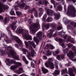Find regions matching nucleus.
I'll list each match as a JSON object with an SVG mask.
<instances>
[{
  "label": "nucleus",
  "instance_id": "1",
  "mask_svg": "<svg viewBox=\"0 0 76 76\" xmlns=\"http://www.w3.org/2000/svg\"><path fill=\"white\" fill-rule=\"evenodd\" d=\"M24 43L25 44L26 48H29V50H31V54H30L29 51L27 50V49L24 48H22L21 49V50L23 51V54H26V52H27V57H30V56H31V55L32 57H34V56H35L37 53H36V52H35L34 50L32 47L31 46V45H32L34 48H35L36 47V45L35 44V42H34L28 41L27 42L26 41H25Z\"/></svg>",
  "mask_w": 76,
  "mask_h": 76
},
{
  "label": "nucleus",
  "instance_id": "2",
  "mask_svg": "<svg viewBox=\"0 0 76 76\" xmlns=\"http://www.w3.org/2000/svg\"><path fill=\"white\" fill-rule=\"evenodd\" d=\"M16 32L17 34L19 33L22 34L23 37L26 39L32 40V36L29 34H28L29 31L28 30H24L23 29L21 28L20 27H19L18 28Z\"/></svg>",
  "mask_w": 76,
  "mask_h": 76
},
{
  "label": "nucleus",
  "instance_id": "3",
  "mask_svg": "<svg viewBox=\"0 0 76 76\" xmlns=\"http://www.w3.org/2000/svg\"><path fill=\"white\" fill-rule=\"evenodd\" d=\"M28 22L30 24H31V26L29 28L30 32L31 34L35 33L39 28V23H32L31 19L28 20Z\"/></svg>",
  "mask_w": 76,
  "mask_h": 76
},
{
  "label": "nucleus",
  "instance_id": "4",
  "mask_svg": "<svg viewBox=\"0 0 76 76\" xmlns=\"http://www.w3.org/2000/svg\"><path fill=\"white\" fill-rule=\"evenodd\" d=\"M76 9L73 5H69L68 7V11L66 15L72 18L76 16Z\"/></svg>",
  "mask_w": 76,
  "mask_h": 76
},
{
  "label": "nucleus",
  "instance_id": "5",
  "mask_svg": "<svg viewBox=\"0 0 76 76\" xmlns=\"http://www.w3.org/2000/svg\"><path fill=\"white\" fill-rule=\"evenodd\" d=\"M63 22H64L65 24H68L70 23L71 26L68 25L67 28V29H70V30H73V28H72V26L73 27H76V23L74 21H72L67 20L66 18H64L63 19Z\"/></svg>",
  "mask_w": 76,
  "mask_h": 76
},
{
  "label": "nucleus",
  "instance_id": "6",
  "mask_svg": "<svg viewBox=\"0 0 76 76\" xmlns=\"http://www.w3.org/2000/svg\"><path fill=\"white\" fill-rule=\"evenodd\" d=\"M8 48L10 49V50L9 53L8 54L9 56H12L13 58L17 60H20L19 56H16V52H15L14 49H13L12 47L11 46H9Z\"/></svg>",
  "mask_w": 76,
  "mask_h": 76
},
{
  "label": "nucleus",
  "instance_id": "7",
  "mask_svg": "<svg viewBox=\"0 0 76 76\" xmlns=\"http://www.w3.org/2000/svg\"><path fill=\"white\" fill-rule=\"evenodd\" d=\"M73 70L76 73V69H75V68H69L68 69V72L67 73V69H63L61 70L62 75H63V74H66V73H68L70 76H75V75L74 74L73 72Z\"/></svg>",
  "mask_w": 76,
  "mask_h": 76
},
{
  "label": "nucleus",
  "instance_id": "8",
  "mask_svg": "<svg viewBox=\"0 0 76 76\" xmlns=\"http://www.w3.org/2000/svg\"><path fill=\"white\" fill-rule=\"evenodd\" d=\"M53 61V59L51 58H48V61H46L45 64V66L46 67H49L51 69H53L54 68V64L51 62V61Z\"/></svg>",
  "mask_w": 76,
  "mask_h": 76
},
{
  "label": "nucleus",
  "instance_id": "9",
  "mask_svg": "<svg viewBox=\"0 0 76 76\" xmlns=\"http://www.w3.org/2000/svg\"><path fill=\"white\" fill-rule=\"evenodd\" d=\"M17 23V21H15V22H14V23H13L11 25H10V26H9V27H7V29L8 31V32L9 34H11V31H10L9 30V29H10V28H12V29L14 31H15V30L16 29L17 27L15 25H16V23Z\"/></svg>",
  "mask_w": 76,
  "mask_h": 76
},
{
  "label": "nucleus",
  "instance_id": "10",
  "mask_svg": "<svg viewBox=\"0 0 76 76\" xmlns=\"http://www.w3.org/2000/svg\"><path fill=\"white\" fill-rule=\"evenodd\" d=\"M67 55L68 57H69L70 60L73 61H76V58L75 59L74 58L75 54L72 51H69V53L67 54Z\"/></svg>",
  "mask_w": 76,
  "mask_h": 76
},
{
  "label": "nucleus",
  "instance_id": "11",
  "mask_svg": "<svg viewBox=\"0 0 76 76\" xmlns=\"http://www.w3.org/2000/svg\"><path fill=\"white\" fill-rule=\"evenodd\" d=\"M11 38H14L15 41L18 44L20 45V46L21 47H23V45H22V43L21 41V40L17 36H13L12 35Z\"/></svg>",
  "mask_w": 76,
  "mask_h": 76
},
{
  "label": "nucleus",
  "instance_id": "12",
  "mask_svg": "<svg viewBox=\"0 0 76 76\" xmlns=\"http://www.w3.org/2000/svg\"><path fill=\"white\" fill-rule=\"evenodd\" d=\"M42 38V32L41 31H39L37 34V37H34L33 39L34 41H35L36 42H38L39 39H41Z\"/></svg>",
  "mask_w": 76,
  "mask_h": 76
},
{
  "label": "nucleus",
  "instance_id": "13",
  "mask_svg": "<svg viewBox=\"0 0 76 76\" xmlns=\"http://www.w3.org/2000/svg\"><path fill=\"white\" fill-rule=\"evenodd\" d=\"M22 66V64L20 62H16L15 63V65L14 66H11L10 68L11 70H14L15 69H16V68L19 67L20 66Z\"/></svg>",
  "mask_w": 76,
  "mask_h": 76
},
{
  "label": "nucleus",
  "instance_id": "14",
  "mask_svg": "<svg viewBox=\"0 0 76 76\" xmlns=\"http://www.w3.org/2000/svg\"><path fill=\"white\" fill-rule=\"evenodd\" d=\"M9 8V7L7 6L4 5L3 4H0V13H1V12H3V10L4 9H8Z\"/></svg>",
  "mask_w": 76,
  "mask_h": 76
},
{
  "label": "nucleus",
  "instance_id": "15",
  "mask_svg": "<svg viewBox=\"0 0 76 76\" xmlns=\"http://www.w3.org/2000/svg\"><path fill=\"white\" fill-rule=\"evenodd\" d=\"M56 25V23H48L46 24L45 26V28L46 29H48L49 28V27L50 26H51V27H53L54 28H56L55 27V26Z\"/></svg>",
  "mask_w": 76,
  "mask_h": 76
},
{
  "label": "nucleus",
  "instance_id": "16",
  "mask_svg": "<svg viewBox=\"0 0 76 76\" xmlns=\"http://www.w3.org/2000/svg\"><path fill=\"white\" fill-rule=\"evenodd\" d=\"M45 10L47 12V14L48 15H50V14H53L54 13V11L52 10H50L47 7L45 8Z\"/></svg>",
  "mask_w": 76,
  "mask_h": 76
},
{
  "label": "nucleus",
  "instance_id": "17",
  "mask_svg": "<svg viewBox=\"0 0 76 76\" xmlns=\"http://www.w3.org/2000/svg\"><path fill=\"white\" fill-rule=\"evenodd\" d=\"M58 40L59 41L60 44H61V45L63 48H66V45L64 44L63 43V40L61 38H59L58 39Z\"/></svg>",
  "mask_w": 76,
  "mask_h": 76
},
{
  "label": "nucleus",
  "instance_id": "18",
  "mask_svg": "<svg viewBox=\"0 0 76 76\" xmlns=\"http://www.w3.org/2000/svg\"><path fill=\"white\" fill-rule=\"evenodd\" d=\"M39 10L40 12L39 14V16L41 17L42 15L43 14L44 9L42 8H39Z\"/></svg>",
  "mask_w": 76,
  "mask_h": 76
},
{
  "label": "nucleus",
  "instance_id": "19",
  "mask_svg": "<svg viewBox=\"0 0 76 76\" xmlns=\"http://www.w3.org/2000/svg\"><path fill=\"white\" fill-rule=\"evenodd\" d=\"M54 32V30L51 29L49 31V34L48 35V37L49 38H51L53 36V34Z\"/></svg>",
  "mask_w": 76,
  "mask_h": 76
},
{
  "label": "nucleus",
  "instance_id": "20",
  "mask_svg": "<svg viewBox=\"0 0 76 76\" xmlns=\"http://www.w3.org/2000/svg\"><path fill=\"white\" fill-rule=\"evenodd\" d=\"M68 41H70L71 42H72V43H76V41L74 39H73L71 38V37L70 36H69L68 37V39H67Z\"/></svg>",
  "mask_w": 76,
  "mask_h": 76
},
{
  "label": "nucleus",
  "instance_id": "21",
  "mask_svg": "<svg viewBox=\"0 0 76 76\" xmlns=\"http://www.w3.org/2000/svg\"><path fill=\"white\" fill-rule=\"evenodd\" d=\"M23 70L22 68H20L18 69V70L17 71V73L19 75L22 72H23Z\"/></svg>",
  "mask_w": 76,
  "mask_h": 76
},
{
  "label": "nucleus",
  "instance_id": "22",
  "mask_svg": "<svg viewBox=\"0 0 76 76\" xmlns=\"http://www.w3.org/2000/svg\"><path fill=\"white\" fill-rule=\"evenodd\" d=\"M60 74V71L58 70H56L54 72V73L53 74V75L54 76H57L58 75H59Z\"/></svg>",
  "mask_w": 76,
  "mask_h": 76
},
{
  "label": "nucleus",
  "instance_id": "23",
  "mask_svg": "<svg viewBox=\"0 0 76 76\" xmlns=\"http://www.w3.org/2000/svg\"><path fill=\"white\" fill-rule=\"evenodd\" d=\"M39 4H45V5H47L49 3L48 2V1H43L42 2H41V1H39Z\"/></svg>",
  "mask_w": 76,
  "mask_h": 76
},
{
  "label": "nucleus",
  "instance_id": "24",
  "mask_svg": "<svg viewBox=\"0 0 76 76\" xmlns=\"http://www.w3.org/2000/svg\"><path fill=\"white\" fill-rule=\"evenodd\" d=\"M42 70L43 72V73L44 74H45L48 72V70L44 68V67H43L42 68Z\"/></svg>",
  "mask_w": 76,
  "mask_h": 76
},
{
  "label": "nucleus",
  "instance_id": "25",
  "mask_svg": "<svg viewBox=\"0 0 76 76\" xmlns=\"http://www.w3.org/2000/svg\"><path fill=\"white\" fill-rule=\"evenodd\" d=\"M55 17L54 18L55 19V20H58V18H59V16H60V14L58 15H57L56 13H54L53 14Z\"/></svg>",
  "mask_w": 76,
  "mask_h": 76
},
{
  "label": "nucleus",
  "instance_id": "26",
  "mask_svg": "<svg viewBox=\"0 0 76 76\" xmlns=\"http://www.w3.org/2000/svg\"><path fill=\"white\" fill-rule=\"evenodd\" d=\"M32 11H35L34 13V16L36 18H38V12H37V10H35V8H34L33 9Z\"/></svg>",
  "mask_w": 76,
  "mask_h": 76
},
{
  "label": "nucleus",
  "instance_id": "27",
  "mask_svg": "<svg viewBox=\"0 0 76 76\" xmlns=\"http://www.w3.org/2000/svg\"><path fill=\"white\" fill-rule=\"evenodd\" d=\"M54 61L55 68L56 69H58V62L56 60H55Z\"/></svg>",
  "mask_w": 76,
  "mask_h": 76
},
{
  "label": "nucleus",
  "instance_id": "28",
  "mask_svg": "<svg viewBox=\"0 0 76 76\" xmlns=\"http://www.w3.org/2000/svg\"><path fill=\"white\" fill-rule=\"evenodd\" d=\"M58 25L59 26H58L57 27V30L58 31H60V30H61L62 28V27H61V24L60 23H58Z\"/></svg>",
  "mask_w": 76,
  "mask_h": 76
},
{
  "label": "nucleus",
  "instance_id": "29",
  "mask_svg": "<svg viewBox=\"0 0 76 76\" xmlns=\"http://www.w3.org/2000/svg\"><path fill=\"white\" fill-rule=\"evenodd\" d=\"M10 20L9 18H7L6 17V18L5 19L4 23V24H6L7 23H8L9 22V21Z\"/></svg>",
  "mask_w": 76,
  "mask_h": 76
},
{
  "label": "nucleus",
  "instance_id": "30",
  "mask_svg": "<svg viewBox=\"0 0 76 76\" xmlns=\"http://www.w3.org/2000/svg\"><path fill=\"white\" fill-rule=\"evenodd\" d=\"M22 57L23 60L25 62L26 64H28V61H27V60H26V58H25V57L24 56H23Z\"/></svg>",
  "mask_w": 76,
  "mask_h": 76
},
{
  "label": "nucleus",
  "instance_id": "31",
  "mask_svg": "<svg viewBox=\"0 0 76 76\" xmlns=\"http://www.w3.org/2000/svg\"><path fill=\"white\" fill-rule=\"evenodd\" d=\"M6 61L8 63H7V65H8L9 66H10L11 65V63L10 62V59H6Z\"/></svg>",
  "mask_w": 76,
  "mask_h": 76
},
{
  "label": "nucleus",
  "instance_id": "32",
  "mask_svg": "<svg viewBox=\"0 0 76 76\" xmlns=\"http://www.w3.org/2000/svg\"><path fill=\"white\" fill-rule=\"evenodd\" d=\"M51 2L52 3H53L54 4V7H55L58 4L57 2L54 1V0H51Z\"/></svg>",
  "mask_w": 76,
  "mask_h": 76
},
{
  "label": "nucleus",
  "instance_id": "33",
  "mask_svg": "<svg viewBox=\"0 0 76 76\" xmlns=\"http://www.w3.org/2000/svg\"><path fill=\"white\" fill-rule=\"evenodd\" d=\"M57 9L58 10H59L60 11H61L62 10V9H63V7L61 5H58L57 7Z\"/></svg>",
  "mask_w": 76,
  "mask_h": 76
},
{
  "label": "nucleus",
  "instance_id": "34",
  "mask_svg": "<svg viewBox=\"0 0 76 76\" xmlns=\"http://www.w3.org/2000/svg\"><path fill=\"white\" fill-rule=\"evenodd\" d=\"M25 4H22L19 5L18 6V7L20 8V9H23L24 7Z\"/></svg>",
  "mask_w": 76,
  "mask_h": 76
},
{
  "label": "nucleus",
  "instance_id": "35",
  "mask_svg": "<svg viewBox=\"0 0 76 76\" xmlns=\"http://www.w3.org/2000/svg\"><path fill=\"white\" fill-rule=\"evenodd\" d=\"M47 20L48 22H51L53 20V18L51 17H48L47 19Z\"/></svg>",
  "mask_w": 76,
  "mask_h": 76
},
{
  "label": "nucleus",
  "instance_id": "36",
  "mask_svg": "<svg viewBox=\"0 0 76 76\" xmlns=\"http://www.w3.org/2000/svg\"><path fill=\"white\" fill-rule=\"evenodd\" d=\"M10 14L11 15H15V12H14V9H11V11L10 12Z\"/></svg>",
  "mask_w": 76,
  "mask_h": 76
},
{
  "label": "nucleus",
  "instance_id": "37",
  "mask_svg": "<svg viewBox=\"0 0 76 76\" xmlns=\"http://www.w3.org/2000/svg\"><path fill=\"white\" fill-rule=\"evenodd\" d=\"M46 18H47V14H45L43 16V17L42 18V20L44 21H45V20L46 19Z\"/></svg>",
  "mask_w": 76,
  "mask_h": 76
},
{
  "label": "nucleus",
  "instance_id": "38",
  "mask_svg": "<svg viewBox=\"0 0 76 76\" xmlns=\"http://www.w3.org/2000/svg\"><path fill=\"white\" fill-rule=\"evenodd\" d=\"M69 51V48H66L65 49H63V51L64 53H67V52Z\"/></svg>",
  "mask_w": 76,
  "mask_h": 76
},
{
  "label": "nucleus",
  "instance_id": "39",
  "mask_svg": "<svg viewBox=\"0 0 76 76\" xmlns=\"http://www.w3.org/2000/svg\"><path fill=\"white\" fill-rule=\"evenodd\" d=\"M47 55L48 56L51 55V52L49 50H48Z\"/></svg>",
  "mask_w": 76,
  "mask_h": 76
},
{
  "label": "nucleus",
  "instance_id": "40",
  "mask_svg": "<svg viewBox=\"0 0 76 76\" xmlns=\"http://www.w3.org/2000/svg\"><path fill=\"white\" fill-rule=\"evenodd\" d=\"M56 58L58 60L61 61V55H58L56 57Z\"/></svg>",
  "mask_w": 76,
  "mask_h": 76
},
{
  "label": "nucleus",
  "instance_id": "41",
  "mask_svg": "<svg viewBox=\"0 0 76 76\" xmlns=\"http://www.w3.org/2000/svg\"><path fill=\"white\" fill-rule=\"evenodd\" d=\"M48 46L49 47L50 49H51V50H53L55 48L54 47L53 45L51 44L48 45Z\"/></svg>",
  "mask_w": 76,
  "mask_h": 76
},
{
  "label": "nucleus",
  "instance_id": "42",
  "mask_svg": "<svg viewBox=\"0 0 76 76\" xmlns=\"http://www.w3.org/2000/svg\"><path fill=\"white\" fill-rule=\"evenodd\" d=\"M55 53L56 54H59V53H60V50H59V49H58L55 51Z\"/></svg>",
  "mask_w": 76,
  "mask_h": 76
},
{
  "label": "nucleus",
  "instance_id": "43",
  "mask_svg": "<svg viewBox=\"0 0 76 76\" xmlns=\"http://www.w3.org/2000/svg\"><path fill=\"white\" fill-rule=\"evenodd\" d=\"M11 64H16V62H15V61H14L13 60H12L11 61V62H10Z\"/></svg>",
  "mask_w": 76,
  "mask_h": 76
},
{
  "label": "nucleus",
  "instance_id": "44",
  "mask_svg": "<svg viewBox=\"0 0 76 76\" xmlns=\"http://www.w3.org/2000/svg\"><path fill=\"white\" fill-rule=\"evenodd\" d=\"M61 57L62 60H63L65 58V57H64V55L62 54L61 55Z\"/></svg>",
  "mask_w": 76,
  "mask_h": 76
},
{
  "label": "nucleus",
  "instance_id": "45",
  "mask_svg": "<svg viewBox=\"0 0 76 76\" xmlns=\"http://www.w3.org/2000/svg\"><path fill=\"white\" fill-rule=\"evenodd\" d=\"M61 36L62 37H63L64 38H66V37H67V36L66 35H64L63 34H61Z\"/></svg>",
  "mask_w": 76,
  "mask_h": 76
},
{
  "label": "nucleus",
  "instance_id": "46",
  "mask_svg": "<svg viewBox=\"0 0 76 76\" xmlns=\"http://www.w3.org/2000/svg\"><path fill=\"white\" fill-rule=\"evenodd\" d=\"M31 66H32V67H34V68H35V66H34V63L33 62H31Z\"/></svg>",
  "mask_w": 76,
  "mask_h": 76
},
{
  "label": "nucleus",
  "instance_id": "47",
  "mask_svg": "<svg viewBox=\"0 0 76 76\" xmlns=\"http://www.w3.org/2000/svg\"><path fill=\"white\" fill-rule=\"evenodd\" d=\"M66 45H67L68 47H69V48H70V47H72V45H72L71 44H70V43H69V44H66Z\"/></svg>",
  "mask_w": 76,
  "mask_h": 76
},
{
  "label": "nucleus",
  "instance_id": "48",
  "mask_svg": "<svg viewBox=\"0 0 76 76\" xmlns=\"http://www.w3.org/2000/svg\"><path fill=\"white\" fill-rule=\"evenodd\" d=\"M16 13L17 15H21V12L18 11L16 12Z\"/></svg>",
  "mask_w": 76,
  "mask_h": 76
},
{
  "label": "nucleus",
  "instance_id": "49",
  "mask_svg": "<svg viewBox=\"0 0 76 76\" xmlns=\"http://www.w3.org/2000/svg\"><path fill=\"white\" fill-rule=\"evenodd\" d=\"M0 20L1 21H3V18L1 15H0Z\"/></svg>",
  "mask_w": 76,
  "mask_h": 76
},
{
  "label": "nucleus",
  "instance_id": "50",
  "mask_svg": "<svg viewBox=\"0 0 76 76\" xmlns=\"http://www.w3.org/2000/svg\"><path fill=\"white\" fill-rule=\"evenodd\" d=\"M67 1H72L73 2V3H75V2H76V0H66Z\"/></svg>",
  "mask_w": 76,
  "mask_h": 76
},
{
  "label": "nucleus",
  "instance_id": "51",
  "mask_svg": "<svg viewBox=\"0 0 76 76\" xmlns=\"http://www.w3.org/2000/svg\"><path fill=\"white\" fill-rule=\"evenodd\" d=\"M1 38H3V37H4V34L3 33H1Z\"/></svg>",
  "mask_w": 76,
  "mask_h": 76
},
{
  "label": "nucleus",
  "instance_id": "52",
  "mask_svg": "<svg viewBox=\"0 0 76 76\" xmlns=\"http://www.w3.org/2000/svg\"><path fill=\"white\" fill-rule=\"evenodd\" d=\"M57 34H58V32H56V33L53 34V35H52V37H56Z\"/></svg>",
  "mask_w": 76,
  "mask_h": 76
},
{
  "label": "nucleus",
  "instance_id": "53",
  "mask_svg": "<svg viewBox=\"0 0 76 76\" xmlns=\"http://www.w3.org/2000/svg\"><path fill=\"white\" fill-rule=\"evenodd\" d=\"M20 76H28V75H26L25 74H23L22 75H20Z\"/></svg>",
  "mask_w": 76,
  "mask_h": 76
},
{
  "label": "nucleus",
  "instance_id": "54",
  "mask_svg": "<svg viewBox=\"0 0 76 76\" xmlns=\"http://www.w3.org/2000/svg\"><path fill=\"white\" fill-rule=\"evenodd\" d=\"M57 54H56V53L53 52V56H56L57 55Z\"/></svg>",
  "mask_w": 76,
  "mask_h": 76
},
{
  "label": "nucleus",
  "instance_id": "55",
  "mask_svg": "<svg viewBox=\"0 0 76 76\" xmlns=\"http://www.w3.org/2000/svg\"><path fill=\"white\" fill-rule=\"evenodd\" d=\"M70 64H71V62H69L68 63V64H66V66H67V67H69V66Z\"/></svg>",
  "mask_w": 76,
  "mask_h": 76
},
{
  "label": "nucleus",
  "instance_id": "56",
  "mask_svg": "<svg viewBox=\"0 0 76 76\" xmlns=\"http://www.w3.org/2000/svg\"><path fill=\"white\" fill-rule=\"evenodd\" d=\"M29 7V6H26L25 7V9H28V8Z\"/></svg>",
  "mask_w": 76,
  "mask_h": 76
},
{
  "label": "nucleus",
  "instance_id": "57",
  "mask_svg": "<svg viewBox=\"0 0 76 76\" xmlns=\"http://www.w3.org/2000/svg\"><path fill=\"white\" fill-rule=\"evenodd\" d=\"M43 58H44V59H45V60H46V59H47V57L45 56H44Z\"/></svg>",
  "mask_w": 76,
  "mask_h": 76
},
{
  "label": "nucleus",
  "instance_id": "58",
  "mask_svg": "<svg viewBox=\"0 0 76 76\" xmlns=\"http://www.w3.org/2000/svg\"><path fill=\"white\" fill-rule=\"evenodd\" d=\"M57 1H63V4H64V0H57Z\"/></svg>",
  "mask_w": 76,
  "mask_h": 76
},
{
  "label": "nucleus",
  "instance_id": "59",
  "mask_svg": "<svg viewBox=\"0 0 76 76\" xmlns=\"http://www.w3.org/2000/svg\"><path fill=\"white\" fill-rule=\"evenodd\" d=\"M43 39H45V38H46V37L45 36V35L44 34L43 35Z\"/></svg>",
  "mask_w": 76,
  "mask_h": 76
},
{
  "label": "nucleus",
  "instance_id": "60",
  "mask_svg": "<svg viewBox=\"0 0 76 76\" xmlns=\"http://www.w3.org/2000/svg\"><path fill=\"white\" fill-rule=\"evenodd\" d=\"M15 47H16L17 48H18V45L16 44H15Z\"/></svg>",
  "mask_w": 76,
  "mask_h": 76
},
{
  "label": "nucleus",
  "instance_id": "61",
  "mask_svg": "<svg viewBox=\"0 0 76 76\" xmlns=\"http://www.w3.org/2000/svg\"><path fill=\"white\" fill-rule=\"evenodd\" d=\"M31 18L32 19H33V18H34V16H33V15H31Z\"/></svg>",
  "mask_w": 76,
  "mask_h": 76
},
{
  "label": "nucleus",
  "instance_id": "62",
  "mask_svg": "<svg viewBox=\"0 0 76 76\" xmlns=\"http://www.w3.org/2000/svg\"><path fill=\"white\" fill-rule=\"evenodd\" d=\"M11 19H15V17H11Z\"/></svg>",
  "mask_w": 76,
  "mask_h": 76
},
{
  "label": "nucleus",
  "instance_id": "63",
  "mask_svg": "<svg viewBox=\"0 0 76 76\" xmlns=\"http://www.w3.org/2000/svg\"><path fill=\"white\" fill-rule=\"evenodd\" d=\"M59 66L60 67H62V65H61V64H59Z\"/></svg>",
  "mask_w": 76,
  "mask_h": 76
},
{
  "label": "nucleus",
  "instance_id": "64",
  "mask_svg": "<svg viewBox=\"0 0 76 76\" xmlns=\"http://www.w3.org/2000/svg\"><path fill=\"white\" fill-rule=\"evenodd\" d=\"M32 75H33V76H35V74L32 73L31 74Z\"/></svg>",
  "mask_w": 76,
  "mask_h": 76
}]
</instances>
